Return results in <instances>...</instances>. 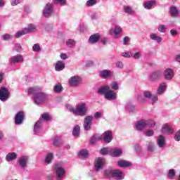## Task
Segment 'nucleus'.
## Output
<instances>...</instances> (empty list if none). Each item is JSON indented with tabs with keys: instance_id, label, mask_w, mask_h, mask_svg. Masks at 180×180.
<instances>
[{
	"instance_id": "33",
	"label": "nucleus",
	"mask_w": 180,
	"mask_h": 180,
	"mask_svg": "<svg viewBox=\"0 0 180 180\" xmlns=\"http://www.w3.org/2000/svg\"><path fill=\"white\" fill-rule=\"evenodd\" d=\"M122 27L117 25L114 30V37L115 39H119L120 34L122 33Z\"/></svg>"
},
{
	"instance_id": "38",
	"label": "nucleus",
	"mask_w": 180,
	"mask_h": 180,
	"mask_svg": "<svg viewBox=\"0 0 180 180\" xmlns=\"http://www.w3.org/2000/svg\"><path fill=\"white\" fill-rule=\"evenodd\" d=\"M99 140H101V136L98 135H94L91 138L89 143L90 144H95V143H96V141H99Z\"/></svg>"
},
{
	"instance_id": "59",
	"label": "nucleus",
	"mask_w": 180,
	"mask_h": 180,
	"mask_svg": "<svg viewBox=\"0 0 180 180\" xmlns=\"http://www.w3.org/2000/svg\"><path fill=\"white\" fill-rule=\"evenodd\" d=\"M174 140H176V141H180V129L176 132Z\"/></svg>"
},
{
	"instance_id": "25",
	"label": "nucleus",
	"mask_w": 180,
	"mask_h": 180,
	"mask_svg": "<svg viewBox=\"0 0 180 180\" xmlns=\"http://www.w3.org/2000/svg\"><path fill=\"white\" fill-rule=\"evenodd\" d=\"M165 143V137L162 136V135H160L158 137V146L160 148H164L166 146Z\"/></svg>"
},
{
	"instance_id": "30",
	"label": "nucleus",
	"mask_w": 180,
	"mask_h": 180,
	"mask_svg": "<svg viewBox=\"0 0 180 180\" xmlns=\"http://www.w3.org/2000/svg\"><path fill=\"white\" fill-rule=\"evenodd\" d=\"M150 40H153L157 43H161L162 41V38L160 36H158L155 33H151L150 34Z\"/></svg>"
},
{
	"instance_id": "8",
	"label": "nucleus",
	"mask_w": 180,
	"mask_h": 180,
	"mask_svg": "<svg viewBox=\"0 0 180 180\" xmlns=\"http://www.w3.org/2000/svg\"><path fill=\"white\" fill-rule=\"evenodd\" d=\"M105 158H98L94 161V171L96 172H99V171H102L103 167H105Z\"/></svg>"
},
{
	"instance_id": "64",
	"label": "nucleus",
	"mask_w": 180,
	"mask_h": 180,
	"mask_svg": "<svg viewBox=\"0 0 180 180\" xmlns=\"http://www.w3.org/2000/svg\"><path fill=\"white\" fill-rule=\"evenodd\" d=\"M128 41H129V37H125L124 38V40H123V44L124 46H126V44H127Z\"/></svg>"
},
{
	"instance_id": "17",
	"label": "nucleus",
	"mask_w": 180,
	"mask_h": 180,
	"mask_svg": "<svg viewBox=\"0 0 180 180\" xmlns=\"http://www.w3.org/2000/svg\"><path fill=\"white\" fill-rule=\"evenodd\" d=\"M52 13H53V4H47L45 6V8L43 11L44 16H45V18H49V16L51 15Z\"/></svg>"
},
{
	"instance_id": "29",
	"label": "nucleus",
	"mask_w": 180,
	"mask_h": 180,
	"mask_svg": "<svg viewBox=\"0 0 180 180\" xmlns=\"http://www.w3.org/2000/svg\"><path fill=\"white\" fill-rule=\"evenodd\" d=\"M167 89V84L163 82L160 84L159 87L158 88V95H162L164 92H165Z\"/></svg>"
},
{
	"instance_id": "44",
	"label": "nucleus",
	"mask_w": 180,
	"mask_h": 180,
	"mask_svg": "<svg viewBox=\"0 0 180 180\" xmlns=\"http://www.w3.org/2000/svg\"><path fill=\"white\" fill-rule=\"evenodd\" d=\"M54 92H56L57 94L63 91V86H61V84H58L54 86L53 89Z\"/></svg>"
},
{
	"instance_id": "35",
	"label": "nucleus",
	"mask_w": 180,
	"mask_h": 180,
	"mask_svg": "<svg viewBox=\"0 0 180 180\" xmlns=\"http://www.w3.org/2000/svg\"><path fill=\"white\" fill-rule=\"evenodd\" d=\"M175 175H176L175 169H170L168 170L167 176L169 179H174V178H175Z\"/></svg>"
},
{
	"instance_id": "15",
	"label": "nucleus",
	"mask_w": 180,
	"mask_h": 180,
	"mask_svg": "<svg viewBox=\"0 0 180 180\" xmlns=\"http://www.w3.org/2000/svg\"><path fill=\"white\" fill-rule=\"evenodd\" d=\"M162 77V71L161 70H156L152 72L150 75V79L153 82H155V81H158L160 78Z\"/></svg>"
},
{
	"instance_id": "37",
	"label": "nucleus",
	"mask_w": 180,
	"mask_h": 180,
	"mask_svg": "<svg viewBox=\"0 0 180 180\" xmlns=\"http://www.w3.org/2000/svg\"><path fill=\"white\" fill-rule=\"evenodd\" d=\"M81 130V128L78 125H75L73 128V132L72 134L74 137H78L79 136V131Z\"/></svg>"
},
{
	"instance_id": "16",
	"label": "nucleus",
	"mask_w": 180,
	"mask_h": 180,
	"mask_svg": "<svg viewBox=\"0 0 180 180\" xmlns=\"http://www.w3.org/2000/svg\"><path fill=\"white\" fill-rule=\"evenodd\" d=\"M174 70L171 68H167L164 72V77L167 81H171L174 78Z\"/></svg>"
},
{
	"instance_id": "60",
	"label": "nucleus",
	"mask_w": 180,
	"mask_h": 180,
	"mask_svg": "<svg viewBox=\"0 0 180 180\" xmlns=\"http://www.w3.org/2000/svg\"><path fill=\"white\" fill-rule=\"evenodd\" d=\"M133 58H135V60H139L140 57H141V53L140 52H136L134 55H132Z\"/></svg>"
},
{
	"instance_id": "19",
	"label": "nucleus",
	"mask_w": 180,
	"mask_h": 180,
	"mask_svg": "<svg viewBox=\"0 0 180 180\" xmlns=\"http://www.w3.org/2000/svg\"><path fill=\"white\" fill-rule=\"evenodd\" d=\"M101 40V34L96 33L90 36L89 39V44H96Z\"/></svg>"
},
{
	"instance_id": "4",
	"label": "nucleus",
	"mask_w": 180,
	"mask_h": 180,
	"mask_svg": "<svg viewBox=\"0 0 180 180\" xmlns=\"http://www.w3.org/2000/svg\"><path fill=\"white\" fill-rule=\"evenodd\" d=\"M102 117V112H96L94 116L87 115L84 119V130L89 131L92 129V123L94 119H99Z\"/></svg>"
},
{
	"instance_id": "34",
	"label": "nucleus",
	"mask_w": 180,
	"mask_h": 180,
	"mask_svg": "<svg viewBox=\"0 0 180 180\" xmlns=\"http://www.w3.org/2000/svg\"><path fill=\"white\" fill-rule=\"evenodd\" d=\"M63 140H61V138L59 136H56L53 139V146H55L56 147H60V146L63 145Z\"/></svg>"
},
{
	"instance_id": "1",
	"label": "nucleus",
	"mask_w": 180,
	"mask_h": 180,
	"mask_svg": "<svg viewBox=\"0 0 180 180\" xmlns=\"http://www.w3.org/2000/svg\"><path fill=\"white\" fill-rule=\"evenodd\" d=\"M28 95H32L34 105L40 106L49 101V94L41 92L38 87H30L28 89Z\"/></svg>"
},
{
	"instance_id": "2",
	"label": "nucleus",
	"mask_w": 180,
	"mask_h": 180,
	"mask_svg": "<svg viewBox=\"0 0 180 180\" xmlns=\"http://www.w3.org/2000/svg\"><path fill=\"white\" fill-rule=\"evenodd\" d=\"M66 108L73 115L81 116L82 117L88 115V105L85 103L77 105L76 108L70 105H67Z\"/></svg>"
},
{
	"instance_id": "32",
	"label": "nucleus",
	"mask_w": 180,
	"mask_h": 180,
	"mask_svg": "<svg viewBox=\"0 0 180 180\" xmlns=\"http://www.w3.org/2000/svg\"><path fill=\"white\" fill-rule=\"evenodd\" d=\"M18 158V155L16 153H10L6 156V161H13V160H16Z\"/></svg>"
},
{
	"instance_id": "51",
	"label": "nucleus",
	"mask_w": 180,
	"mask_h": 180,
	"mask_svg": "<svg viewBox=\"0 0 180 180\" xmlns=\"http://www.w3.org/2000/svg\"><path fill=\"white\" fill-rule=\"evenodd\" d=\"M44 28L46 32H51V30L53 29V25L51 24H44Z\"/></svg>"
},
{
	"instance_id": "47",
	"label": "nucleus",
	"mask_w": 180,
	"mask_h": 180,
	"mask_svg": "<svg viewBox=\"0 0 180 180\" xmlns=\"http://www.w3.org/2000/svg\"><path fill=\"white\" fill-rule=\"evenodd\" d=\"M32 49H33V51L37 53H39V51H41V48L40 47V44H34L32 46Z\"/></svg>"
},
{
	"instance_id": "10",
	"label": "nucleus",
	"mask_w": 180,
	"mask_h": 180,
	"mask_svg": "<svg viewBox=\"0 0 180 180\" xmlns=\"http://www.w3.org/2000/svg\"><path fill=\"white\" fill-rule=\"evenodd\" d=\"M29 163V156L23 155L18 158V164L22 168V169H25L27 168V164Z\"/></svg>"
},
{
	"instance_id": "23",
	"label": "nucleus",
	"mask_w": 180,
	"mask_h": 180,
	"mask_svg": "<svg viewBox=\"0 0 180 180\" xmlns=\"http://www.w3.org/2000/svg\"><path fill=\"white\" fill-rule=\"evenodd\" d=\"M169 13L172 18H178V16H179L180 11L176 6H172L169 8Z\"/></svg>"
},
{
	"instance_id": "46",
	"label": "nucleus",
	"mask_w": 180,
	"mask_h": 180,
	"mask_svg": "<svg viewBox=\"0 0 180 180\" xmlns=\"http://www.w3.org/2000/svg\"><path fill=\"white\" fill-rule=\"evenodd\" d=\"M66 45L68 46V47H74V46H75V41H74L73 39H68L66 41Z\"/></svg>"
},
{
	"instance_id": "21",
	"label": "nucleus",
	"mask_w": 180,
	"mask_h": 180,
	"mask_svg": "<svg viewBox=\"0 0 180 180\" xmlns=\"http://www.w3.org/2000/svg\"><path fill=\"white\" fill-rule=\"evenodd\" d=\"M122 154H123V150L120 148H114L110 150V155H111V157H120Z\"/></svg>"
},
{
	"instance_id": "26",
	"label": "nucleus",
	"mask_w": 180,
	"mask_h": 180,
	"mask_svg": "<svg viewBox=\"0 0 180 180\" xmlns=\"http://www.w3.org/2000/svg\"><path fill=\"white\" fill-rule=\"evenodd\" d=\"M125 110L131 113H134V112H136V110H137L136 109V107L133 105V103L131 101H128L127 103L125 105Z\"/></svg>"
},
{
	"instance_id": "48",
	"label": "nucleus",
	"mask_w": 180,
	"mask_h": 180,
	"mask_svg": "<svg viewBox=\"0 0 180 180\" xmlns=\"http://www.w3.org/2000/svg\"><path fill=\"white\" fill-rule=\"evenodd\" d=\"M145 136H146L147 137H151V136H154V131L151 130V129H147L145 133H144Z\"/></svg>"
},
{
	"instance_id": "9",
	"label": "nucleus",
	"mask_w": 180,
	"mask_h": 180,
	"mask_svg": "<svg viewBox=\"0 0 180 180\" xmlns=\"http://www.w3.org/2000/svg\"><path fill=\"white\" fill-rule=\"evenodd\" d=\"M10 96L11 91H9L8 88H6L5 86H2L0 88V101H1V102H5V101H8Z\"/></svg>"
},
{
	"instance_id": "3",
	"label": "nucleus",
	"mask_w": 180,
	"mask_h": 180,
	"mask_svg": "<svg viewBox=\"0 0 180 180\" xmlns=\"http://www.w3.org/2000/svg\"><path fill=\"white\" fill-rule=\"evenodd\" d=\"M98 94L104 95L105 99L107 101H116L117 99V94L108 85H104L98 89Z\"/></svg>"
},
{
	"instance_id": "14",
	"label": "nucleus",
	"mask_w": 180,
	"mask_h": 180,
	"mask_svg": "<svg viewBox=\"0 0 180 180\" xmlns=\"http://www.w3.org/2000/svg\"><path fill=\"white\" fill-rule=\"evenodd\" d=\"M103 140L104 143H110L113 140V132L110 130L105 131L103 134Z\"/></svg>"
},
{
	"instance_id": "39",
	"label": "nucleus",
	"mask_w": 180,
	"mask_h": 180,
	"mask_svg": "<svg viewBox=\"0 0 180 180\" xmlns=\"http://www.w3.org/2000/svg\"><path fill=\"white\" fill-rule=\"evenodd\" d=\"M124 12H125V13H127L128 15H131L134 13V11H133V8H131V7L129 6H124Z\"/></svg>"
},
{
	"instance_id": "57",
	"label": "nucleus",
	"mask_w": 180,
	"mask_h": 180,
	"mask_svg": "<svg viewBox=\"0 0 180 180\" xmlns=\"http://www.w3.org/2000/svg\"><path fill=\"white\" fill-rule=\"evenodd\" d=\"M3 40H11L12 39V35L9 34H5L4 35L2 36Z\"/></svg>"
},
{
	"instance_id": "24",
	"label": "nucleus",
	"mask_w": 180,
	"mask_h": 180,
	"mask_svg": "<svg viewBox=\"0 0 180 180\" xmlns=\"http://www.w3.org/2000/svg\"><path fill=\"white\" fill-rule=\"evenodd\" d=\"M65 68V63H64L63 60L57 61L55 65V70L56 71L60 72L63 71Z\"/></svg>"
},
{
	"instance_id": "6",
	"label": "nucleus",
	"mask_w": 180,
	"mask_h": 180,
	"mask_svg": "<svg viewBox=\"0 0 180 180\" xmlns=\"http://www.w3.org/2000/svg\"><path fill=\"white\" fill-rule=\"evenodd\" d=\"M34 32H37V27L36 25L30 24L27 27L17 32L15 34V37H16V39H19V37H22V36H25V34H28V33H34Z\"/></svg>"
},
{
	"instance_id": "53",
	"label": "nucleus",
	"mask_w": 180,
	"mask_h": 180,
	"mask_svg": "<svg viewBox=\"0 0 180 180\" xmlns=\"http://www.w3.org/2000/svg\"><path fill=\"white\" fill-rule=\"evenodd\" d=\"M53 2L56 5H65L66 0H53Z\"/></svg>"
},
{
	"instance_id": "50",
	"label": "nucleus",
	"mask_w": 180,
	"mask_h": 180,
	"mask_svg": "<svg viewBox=\"0 0 180 180\" xmlns=\"http://www.w3.org/2000/svg\"><path fill=\"white\" fill-rule=\"evenodd\" d=\"M14 50L17 51V53H20V51H22L23 49L20 44H16L14 46Z\"/></svg>"
},
{
	"instance_id": "56",
	"label": "nucleus",
	"mask_w": 180,
	"mask_h": 180,
	"mask_svg": "<svg viewBox=\"0 0 180 180\" xmlns=\"http://www.w3.org/2000/svg\"><path fill=\"white\" fill-rule=\"evenodd\" d=\"M143 96L145 98H147L148 99H151V96H153V95L151 94V92H150V91H145L143 93Z\"/></svg>"
},
{
	"instance_id": "13",
	"label": "nucleus",
	"mask_w": 180,
	"mask_h": 180,
	"mask_svg": "<svg viewBox=\"0 0 180 180\" xmlns=\"http://www.w3.org/2000/svg\"><path fill=\"white\" fill-rule=\"evenodd\" d=\"M25 120V112L19 111L14 117L15 124H22Z\"/></svg>"
},
{
	"instance_id": "28",
	"label": "nucleus",
	"mask_w": 180,
	"mask_h": 180,
	"mask_svg": "<svg viewBox=\"0 0 180 180\" xmlns=\"http://www.w3.org/2000/svg\"><path fill=\"white\" fill-rule=\"evenodd\" d=\"M117 166L121 167V168H127V167H131V163L126 160H119Z\"/></svg>"
},
{
	"instance_id": "62",
	"label": "nucleus",
	"mask_w": 180,
	"mask_h": 180,
	"mask_svg": "<svg viewBox=\"0 0 180 180\" xmlns=\"http://www.w3.org/2000/svg\"><path fill=\"white\" fill-rule=\"evenodd\" d=\"M152 99V104L154 105L157 101H158V97L157 96H152L151 97Z\"/></svg>"
},
{
	"instance_id": "41",
	"label": "nucleus",
	"mask_w": 180,
	"mask_h": 180,
	"mask_svg": "<svg viewBox=\"0 0 180 180\" xmlns=\"http://www.w3.org/2000/svg\"><path fill=\"white\" fill-rule=\"evenodd\" d=\"M39 119H41V122H43V120L49 122V120H51V116H50L49 113H44L41 116V118Z\"/></svg>"
},
{
	"instance_id": "36",
	"label": "nucleus",
	"mask_w": 180,
	"mask_h": 180,
	"mask_svg": "<svg viewBox=\"0 0 180 180\" xmlns=\"http://www.w3.org/2000/svg\"><path fill=\"white\" fill-rule=\"evenodd\" d=\"M98 4V0H87L85 5L87 8L95 6Z\"/></svg>"
},
{
	"instance_id": "43",
	"label": "nucleus",
	"mask_w": 180,
	"mask_h": 180,
	"mask_svg": "<svg viewBox=\"0 0 180 180\" xmlns=\"http://www.w3.org/2000/svg\"><path fill=\"white\" fill-rule=\"evenodd\" d=\"M53 160V153H49L45 158V164H50Z\"/></svg>"
},
{
	"instance_id": "54",
	"label": "nucleus",
	"mask_w": 180,
	"mask_h": 180,
	"mask_svg": "<svg viewBox=\"0 0 180 180\" xmlns=\"http://www.w3.org/2000/svg\"><path fill=\"white\" fill-rule=\"evenodd\" d=\"M167 27L164 25H159L158 31L160 32V33H165Z\"/></svg>"
},
{
	"instance_id": "45",
	"label": "nucleus",
	"mask_w": 180,
	"mask_h": 180,
	"mask_svg": "<svg viewBox=\"0 0 180 180\" xmlns=\"http://www.w3.org/2000/svg\"><path fill=\"white\" fill-rule=\"evenodd\" d=\"M145 122H146V127H154L155 126V122L153 120H145Z\"/></svg>"
},
{
	"instance_id": "31",
	"label": "nucleus",
	"mask_w": 180,
	"mask_h": 180,
	"mask_svg": "<svg viewBox=\"0 0 180 180\" xmlns=\"http://www.w3.org/2000/svg\"><path fill=\"white\" fill-rule=\"evenodd\" d=\"M162 133H167V134H172L174 129H171V127L168 124H165L162 129Z\"/></svg>"
},
{
	"instance_id": "52",
	"label": "nucleus",
	"mask_w": 180,
	"mask_h": 180,
	"mask_svg": "<svg viewBox=\"0 0 180 180\" xmlns=\"http://www.w3.org/2000/svg\"><path fill=\"white\" fill-rule=\"evenodd\" d=\"M148 150L150 151V153H153L154 151V143L152 142H150L148 144Z\"/></svg>"
},
{
	"instance_id": "27",
	"label": "nucleus",
	"mask_w": 180,
	"mask_h": 180,
	"mask_svg": "<svg viewBox=\"0 0 180 180\" xmlns=\"http://www.w3.org/2000/svg\"><path fill=\"white\" fill-rule=\"evenodd\" d=\"M155 4H157V1L155 0L148 1L143 4V6L145 9H151Z\"/></svg>"
},
{
	"instance_id": "22",
	"label": "nucleus",
	"mask_w": 180,
	"mask_h": 180,
	"mask_svg": "<svg viewBox=\"0 0 180 180\" xmlns=\"http://www.w3.org/2000/svg\"><path fill=\"white\" fill-rule=\"evenodd\" d=\"M43 123L41 122V119H39L34 125V134H39L41 131V127Z\"/></svg>"
},
{
	"instance_id": "40",
	"label": "nucleus",
	"mask_w": 180,
	"mask_h": 180,
	"mask_svg": "<svg viewBox=\"0 0 180 180\" xmlns=\"http://www.w3.org/2000/svg\"><path fill=\"white\" fill-rule=\"evenodd\" d=\"M78 155H79V157H83V158H88V150L82 149L79 152Z\"/></svg>"
},
{
	"instance_id": "61",
	"label": "nucleus",
	"mask_w": 180,
	"mask_h": 180,
	"mask_svg": "<svg viewBox=\"0 0 180 180\" xmlns=\"http://www.w3.org/2000/svg\"><path fill=\"white\" fill-rule=\"evenodd\" d=\"M11 3L12 6H16V5H19V4H20L19 0H11Z\"/></svg>"
},
{
	"instance_id": "58",
	"label": "nucleus",
	"mask_w": 180,
	"mask_h": 180,
	"mask_svg": "<svg viewBox=\"0 0 180 180\" xmlns=\"http://www.w3.org/2000/svg\"><path fill=\"white\" fill-rule=\"evenodd\" d=\"M115 65H116L117 68H120V70H122L124 67L123 62H122V61L116 62Z\"/></svg>"
},
{
	"instance_id": "55",
	"label": "nucleus",
	"mask_w": 180,
	"mask_h": 180,
	"mask_svg": "<svg viewBox=\"0 0 180 180\" xmlns=\"http://www.w3.org/2000/svg\"><path fill=\"white\" fill-rule=\"evenodd\" d=\"M102 155H106L109 153V149L108 148H103L100 150Z\"/></svg>"
},
{
	"instance_id": "11",
	"label": "nucleus",
	"mask_w": 180,
	"mask_h": 180,
	"mask_svg": "<svg viewBox=\"0 0 180 180\" xmlns=\"http://www.w3.org/2000/svg\"><path fill=\"white\" fill-rule=\"evenodd\" d=\"M23 61H25V58L20 54L14 56L9 59V63L11 65H13V64H18L19 63H23Z\"/></svg>"
},
{
	"instance_id": "49",
	"label": "nucleus",
	"mask_w": 180,
	"mask_h": 180,
	"mask_svg": "<svg viewBox=\"0 0 180 180\" xmlns=\"http://www.w3.org/2000/svg\"><path fill=\"white\" fill-rule=\"evenodd\" d=\"M122 57H124L125 58H130V57H133V54L131 52H123L122 53Z\"/></svg>"
},
{
	"instance_id": "18",
	"label": "nucleus",
	"mask_w": 180,
	"mask_h": 180,
	"mask_svg": "<svg viewBox=\"0 0 180 180\" xmlns=\"http://www.w3.org/2000/svg\"><path fill=\"white\" fill-rule=\"evenodd\" d=\"M145 127H147V122H146V120H144L138 121L135 124V129L139 130V131H143Z\"/></svg>"
},
{
	"instance_id": "42",
	"label": "nucleus",
	"mask_w": 180,
	"mask_h": 180,
	"mask_svg": "<svg viewBox=\"0 0 180 180\" xmlns=\"http://www.w3.org/2000/svg\"><path fill=\"white\" fill-rule=\"evenodd\" d=\"M111 89L113 91H117L119 89V83L117 82H112L110 84Z\"/></svg>"
},
{
	"instance_id": "63",
	"label": "nucleus",
	"mask_w": 180,
	"mask_h": 180,
	"mask_svg": "<svg viewBox=\"0 0 180 180\" xmlns=\"http://www.w3.org/2000/svg\"><path fill=\"white\" fill-rule=\"evenodd\" d=\"M60 58L61 60H67V58H68V56H67V54L65 53H61Z\"/></svg>"
},
{
	"instance_id": "20",
	"label": "nucleus",
	"mask_w": 180,
	"mask_h": 180,
	"mask_svg": "<svg viewBox=\"0 0 180 180\" xmlns=\"http://www.w3.org/2000/svg\"><path fill=\"white\" fill-rule=\"evenodd\" d=\"M98 75L99 77H101V78H103V79H106V78H109V77H112V75H113V72L110 70H103L99 72Z\"/></svg>"
},
{
	"instance_id": "5",
	"label": "nucleus",
	"mask_w": 180,
	"mask_h": 180,
	"mask_svg": "<svg viewBox=\"0 0 180 180\" xmlns=\"http://www.w3.org/2000/svg\"><path fill=\"white\" fill-rule=\"evenodd\" d=\"M104 175L107 176V178H112V179L115 180L124 179V174H123V172L120 169H108L105 170Z\"/></svg>"
},
{
	"instance_id": "7",
	"label": "nucleus",
	"mask_w": 180,
	"mask_h": 180,
	"mask_svg": "<svg viewBox=\"0 0 180 180\" xmlns=\"http://www.w3.org/2000/svg\"><path fill=\"white\" fill-rule=\"evenodd\" d=\"M54 171L56 174V180L62 179L65 175V169L63 167V163L60 162L54 166Z\"/></svg>"
},
{
	"instance_id": "12",
	"label": "nucleus",
	"mask_w": 180,
	"mask_h": 180,
	"mask_svg": "<svg viewBox=\"0 0 180 180\" xmlns=\"http://www.w3.org/2000/svg\"><path fill=\"white\" fill-rule=\"evenodd\" d=\"M82 79L79 76H72L69 79V85L70 86H78L81 84Z\"/></svg>"
}]
</instances>
